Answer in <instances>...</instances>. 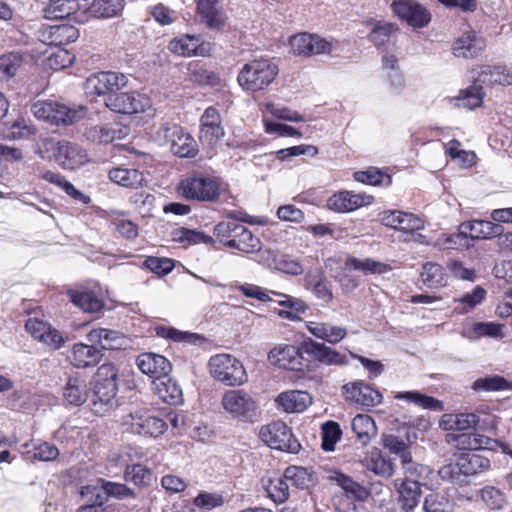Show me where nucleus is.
<instances>
[{"label":"nucleus","mask_w":512,"mask_h":512,"mask_svg":"<svg viewBox=\"0 0 512 512\" xmlns=\"http://www.w3.org/2000/svg\"><path fill=\"white\" fill-rule=\"evenodd\" d=\"M470 73L473 84L460 91L456 98L459 107L472 110L481 106L484 96L482 84H512V72L502 65H482L472 69Z\"/></svg>","instance_id":"f257e3e1"},{"label":"nucleus","mask_w":512,"mask_h":512,"mask_svg":"<svg viewBox=\"0 0 512 512\" xmlns=\"http://www.w3.org/2000/svg\"><path fill=\"white\" fill-rule=\"evenodd\" d=\"M278 73L279 68L274 61L267 58L254 59L242 67L237 81L243 90L258 92L273 83Z\"/></svg>","instance_id":"f03ea898"},{"label":"nucleus","mask_w":512,"mask_h":512,"mask_svg":"<svg viewBox=\"0 0 512 512\" xmlns=\"http://www.w3.org/2000/svg\"><path fill=\"white\" fill-rule=\"evenodd\" d=\"M214 233L219 241L233 249L244 253H255L261 250L258 237L244 225L234 220L222 221L214 227Z\"/></svg>","instance_id":"7ed1b4c3"},{"label":"nucleus","mask_w":512,"mask_h":512,"mask_svg":"<svg viewBox=\"0 0 512 512\" xmlns=\"http://www.w3.org/2000/svg\"><path fill=\"white\" fill-rule=\"evenodd\" d=\"M39 154L42 158L54 159L64 169H76L88 161V155L78 144L45 138Z\"/></svg>","instance_id":"20e7f679"},{"label":"nucleus","mask_w":512,"mask_h":512,"mask_svg":"<svg viewBox=\"0 0 512 512\" xmlns=\"http://www.w3.org/2000/svg\"><path fill=\"white\" fill-rule=\"evenodd\" d=\"M32 114L39 120L54 125H72L84 118L83 106H68L52 100H38L31 106Z\"/></svg>","instance_id":"39448f33"},{"label":"nucleus","mask_w":512,"mask_h":512,"mask_svg":"<svg viewBox=\"0 0 512 512\" xmlns=\"http://www.w3.org/2000/svg\"><path fill=\"white\" fill-rule=\"evenodd\" d=\"M178 193L186 200L216 202L221 194L220 184L209 175L193 173L183 178L177 187Z\"/></svg>","instance_id":"423d86ee"},{"label":"nucleus","mask_w":512,"mask_h":512,"mask_svg":"<svg viewBox=\"0 0 512 512\" xmlns=\"http://www.w3.org/2000/svg\"><path fill=\"white\" fill-rule=\"evenodd\" d=\"M329 479L343 491L342 495L337 496L336 509L338 512H363L362 502L369 496V491L365 486L338 471H334Z\"/></svg>","instance_id":"0eeeda50"},{"label":"nucleus","mask_w":512,"mask_h":512,"mask_svg":"<svg viewBox=\"0 0 512 512\" xmlns=\"http://www.w3.org/2000/svg\"><path fill=\"white\" fill-rule=\"evenodd\" d=\"M208 367L211 376L227 386H241L248 380L243 364L230 354L212 356Z\"/></svg>","instance_id":"6e6552de"},{"label":"nucleus","mask_w":512,"mask_h":512,"mask_svg":"<svg viewBox=\"0 0 512 512\" xmlns=\"http://www.w3.org/2000/svg\"><path fill=\"white\" fill-rule=\"evenodd\" d=\"M158 139L170 146L174 155L191 158L198 153V144L183 127L175 123H164L157 131Z\"/></svg>","instance_id":"1a4fd4ad"},{"label":"nucleus","mask_w":512,"mask_h":512,"mask_svg":"<svg viewBox=\"0 0 512 512\" xmlns=\"http://www.w3.org/2000/svg\"><path fill=\"white\" fill-rule=\"evenodd\" d=\"M489 467L490 460L487 457L468 452L458 455L454 463L441 467L439 474L444 480L459 482L461 476L475 475L486 471Z\"/></svg>","instance_id":"9d476101"},{"label":"nucleus","mask_w":512,"mask_h":512,"mask_svg":"<svg viewBox=\"0 0 512 512\" xmlns=\"http://www.w3.org/2000/svg\"><path fill=\"white\" fill-rule=\"evenodd\" d=\"M261 440L270 448L296 454L301 444L294 437L291 429L282 421H273L260 430Z\"/></svg>","instance_id":"9b49d317"},{"label":"nucleus","mask_w":512,"mask_h":512,"mask_svg":"<svg viewBox=\"0 0 512 512\" xmlns=\"http://www.w3.org/2000/svg\"><path fill=\"white\" fill-rule=\"evenodd\" d=\"M123 424L134 434L158 437L167 430V423L146 409H136L123 418Z\"/></svg>","instance_id":"f8f14e48"},{"label":"nucleus","mask_w":512,"mask_h":512,"mask_svg":"<svg viewBox=\"0 0 512 512\" xmlns=\"http://www.w3.org/2000/svg\"><path fill=\"white\" fill-rule=\"evenodd\" d=\"M222 406L233 417L247 421L256 412V403L249 393L244 390H230L222 397Z\"/></svg>","instance_id":"ddd939ff"},{"label":"nucleus","mask_w":512,"mask_h":512,"mask_svg":"<svg viewBox=\"0 0 512 512\" xmlns=\"http://www.w3.org/2000/svg\"><path fill=\"white\" fill-rule=\"evenodd\" d=\"M290 46L294 54L305 57L328 54L334 48L333 42L310 33H299L292 36Z\"/></svg>","instance_id":"4468645a"},{"label":"nucleus","mask_w":512,"mask_h":512,"mask_svg":"<svg viewBox=\"0 0 512 512\" xmlns=\"http://www.w3.org/2000/svg\"><path fill=\"white\" fill-rule=\"evenodd\" d=\"M25 329L33 338L53 350L60 349L69 340L66 333L57 330L49 323L38 318H29L25 323Z\"/></svg>","instance_id":"2eb2a0df"},{"label":"nucleus","mask_w":512,"mask_h":512,"mask_svg":"<svg viewBox=\"0 0 512 512\" xmlns=\"http://www.w3.org/2000/svg\"><path fill=\"white\" fill-rule=\"evenodd\" d=\"M128 78L123 73L103 71L91 75L86 80V92L96 95H105L124 88Z\"/></svg>","instance_id":"dca6fc26"},{"label":"nucleus","mask_w":512,"mask_h":512,"mask_svg":"<svg viewBox=\"0 0 512 512\" xmlns=\"http://www.w3.org/2000/svg\"><path fill=\"white\" fill-rule=\"evenodd\" d=\"M391 8L399 19L415 28L425 27L431 20L429 11L413 0H395Z\"/></svg>","instance_id":"f3484780"},{"label":"nucleus","mask_w":512,"mask_h":512,"mask_svg":"<svg viewBox=\"0 0 512 512\" xmlns=\"http://www.w3.org/2000/svg\"><path fill=\"white\" fill-rule=\"evenodd\" d=\"M196 12L200 23L212 31H221L228 17L223 8L222 0H197Z\"/></svg>","instance_id":"a211bd4d"},{"label":"nucleus","mask_w":512,"mask_h":512,"mask_svg":"<svg viewBox=\"0 0 512 512\" xmlns=\"http://www.w3.org/2000/svg\"><path fill=\"white\" fill-rule=\"evenodd\" d=\"M105 105L117 113L135 114L145 111L149 99L136 92L114 93L106 97Z\"/></svg>","instance_id":"6ab92c4d"},{"label":"nucleus","mask_w":512,"mask_h":512,"mask_svg":"<svg viewBox=\"0 0 512 512\" xmlns=\"http://www.w3.org/2000/svg\"><path fill=\"white\" fill-rule=\"evenodd\" d=\"M169 50L181 56L208 57L213 50V44L203 39L201 35H185L169 43Z\"/></svg>","instance_id":"aec40b11"},{"label":"nucleus","mask_w":512,"mask_h":512,"mask_svg":"<svg viewBox=\"0 0 512 512\" xmlns=\"http://www.w3.org/2000/svg\"><path fill=\"white\" fill-rule=\"evenodd\" d=\"M373 201L374 197L371 195L340 191L328 198L326 206L329 210L337 213H349L360 207L370 205Z\"/></svg>","instance_id":"412c9836"},{"label":"nucleus","mask_w":512,"mask_h":512,"mask_svg":"<svg viewBox=\"0 0 512 512\" xmlns=\"http://www.w3.org/2000/svg\"><path fill=\"white\" fill-rule=\"evenodd\" d=\"M303 351L294 345L280 344L275 346L268 353V360L271 364L293 371L303 368Z\"/></svg>","instance_id":"4be33fe9"},{"label":"nucleus","mask_w":512,"mask_h":512,"mask_svg":"<svg viewBox=\"0 0 512 512\" xmlns=\"http://www.w3.org/2000/svg\"><path fill=\"white\" fill-rule=\"evenodd\" d=\"M486 47L485 39L474 30L464 32L452 45L455 57L472 59L483 53Z\"/></svg>","instance_id":"5701e85b"},{"label":"nucleus","mask_w":512,"mask_h":512,"mask_svg":"<svg viewBox=\"0 0 512 512\" xmlns=\"http://www.w3.org/2000/svg\"><path fill=\"white\" fill-rule=\"evenodd\" d=\"M343 389L346 398L362 407L370 408L382 402V394L363 381H355L345 384Z\"/></svg>","instance_id":"b1692460"},{"label":"nucleus","mask_w":512,"mask_h":512,"mask_svg":"<svg viewBox=\"0 0 512 512\" xmlns=\"http://www.w3.org/2000/svg\"><path fill=\"white\" fill-rule=\"evenodd\" d=\"M301 350L325 365H346L348 363L346 355L341 354L324 343L316 342L312 339L304 341Z\"/></svg>","instance_id":"393cba45"},{"label":"nucleus","mask_w":512,"mask_h":512,"mask_svg":"<svg viewBox=\"0 0 512 512\" xmlns=\"http://www.w3.org/2000/svg\"><path fill=\"white\" fill-rule=\"evenodd\" d=\"M136 365L143 374L148 375L153 380L169 375L172 369L168 359L151 352L140 354L136 358Z\"/></svg>","instance_id":"a878e982"},{"label":"nucleus","mask_w":512,"mask_h":512,"mask_svg":"<svg viewBox=\"0 0 512 512\" xmlns=\"http://www.w3.org/2000/svg\"><path fill=\"white\" fill-rule=\"evenodd\" d=\"M200 139L212 145L224 136L219 112L214 107H208L200 119Z\"/></svg>","instance_id":"bb28decb"},{"label":"nucleus","mask_w":512,"mask_h":512,"mask_svg":"<svg viewBox=\"0 0 512 512\" xmlns=\"http://www.w3.org/2000/svg\"><path fill=\"white\" fill-rule=\"evenodd\" d=\"M103 354L93 345L76 343L72 346L67 359L76 368H88L96 366Z\"/></svg>","instance_id":"cd10ccee"},{"label":"nucleus","mask_w":512,"mask_h":512,"mask_svg":"<svg viewBox=\"0 0 512 512\" xmlns=\"http://www.w3.org/2000/svg\"><path fill=\"white\" fill-rule=\"evenodd\" d=\"M399 493V503L405 512H412L418 506L421 498V483L417 479L395 480Z\"/></svg>","instance_id":"c85d7f7f"},{"label":"nucleus","mask_w":512,"mask_h":512,"mask_svg":"<svg viewBox=\"0 0 512 512\" xmlns=\"http://www.w3.org/2000/svg\"><path fill=\"white\" fill-rule=\"evenodd\" d=\"M79 30L72 25L62 24L49 26L42 31V41L48 45L62 46L75 42L79 38Z\"/></svg>","instance_id":"c756f323"},{"label":"nucleus","mask_w":512,"mask_h":512,"mask_svg":"<svg viewBox=\"0 0 512 512\" xmlns=\"http://www.w3.org/2000/svg\"><path fill=\"white\" fill-rule=\"evenodd\" d=\"M271 295L277 297L274 301L283 307L278 312V316L282 319L300 320V316L308 309L307 304L300 298L277 291H271Z\"/></svg>","instance_id":"7c9ffc66"},{"label":"nucleus","mask_w":512,"mask_h":512,"mask_svg":"<svg viewBox=\"0 0 512 512\" xmlns=\"http://www.w3.org/2000/svg\"><path fill=\"white\" fill-rule=\"evenodd\" d=\"M306 328L314 337L330 344L341 342L347 335L346 328L327 322L308 321Z\"/></svg>","instance_id":"2f4dec72"},{"label":"nucleus","mask_w":512,"mask_h":512,"mask_svg":"<svg viewBox=\"0 0 512 512\" xmlns=\"http://www.w3.org/2000/svg\"><path fill=\"white\" fill-rule=\"evenodd\" d=\"M152 384L154 392L163 402L170 405H178L183 402L181 387L169 375L153 380Z\"/></svg>","instance_id":"473e14b6"},{"label":"nucleus","mask_w":512,"mask_h":512,"mask_svg":"<svg viewBox=\"0 0 512 512\" xmlns=\"http://www.w3.org/2000/svg\"><path fill=\"white\" fill-rule=\"evenodd\" d=\"M276 402L287 413H299L312 403V398L306 391L290 390L280 393Z\"/></svg>","instance_id":"72a5a7b5"},{"label":"nucleus","mask_w":512,"mask_h":512,"mask_svg":"<svg viewBox=\"0 0 512 512\" xmlns=\"http://www.w3.org/2000/svg\"><path fill=\"white\" fill-rule=\"evenodd\" d=\"M463 229L469 232L471 242L474 239H489L499 237L503 234L504 228L501 224L488 220H472L462 223Z\"/></svg>","instance_id":"f704fd0d"},{"label":"nucleus","mask_w":512,"mask_h":512,"mask_svg":"<svg viewBox=\"0 0 512 512\" xmlns=\"http://www.w3.org/2000/svg\"><path fill=\"white\" fill-rule=\"evenodd\" d=\"M112 182L131 189L142 187L146 181L144 173L135 168L115 167L109 171Z\"/></svg>","instance_id":"c9c22d12"},{"label":"nucleus","mask_w":512,"mask_h":512,"mask_svg":"<svg viewBox=\"0 0 512 512\" xmlns=\"http://www.w3.org/2000/svg\"><path fill=\"white\" fill-rule=\"evenodd\" d=\"M68 295L71 302L84 312L94 313L100 311L104 303L92 291L86 288L69 290Z\"/></svg>","instance_id":"e433bc0d"},{"label":"nucleus","mask_w":512,"mask_h":512,"mask_svg":"<svg viewBox=\"0 0 512 512\" xmlns=\"http://www.w3.org/2000/svg\"><path fill=\"white\" fill-rule=\"evenodd\" d=\"M22 454L27 460L53 461L59 455V449L48 442L25 443Z\"/></svg>","instance_id":"4c0bfd02"},{"label":"nucleus","mask_w":512,"mask_h":512,"mask_svg":"<svg viewBox=\"0 0 512 512\" xmlns=\"http://www.w3.org/2000/svg\"><path fill=\"white\" fill-rule=\"evenodd\" d=\"M87 340L90 343L99 344L102 349L113 350L122 346L123 338L118 331L96 328L87 334Z\"/></svg>","instance_id":"58836bf2"},{"label":"nucleus","mask_w":512,"mask_h":512,"mask_svg":"<svg viewBox=\"0 0 512 512\" xmlns=\"http://www.w3.org/2000/svg\"><path fill=\"white\" fill-rule=\"evenodd\" d=\"M478 423V415L474 413H458L444 415L441 426L445 430L465 431L474 428Z\"/></svg>","instance_id":"ea45409f"},{"label":"nucleus","mask_w":512,"mask_h":512,"mask_svg":"<svg viewBox=\"0 0 512 512\" xmlns=\"http://www.w3.org/2000/svg\"><path fill=\"white\" fill-rule=\"evenodd\" d=\"M352 430L362 445H367L377 434L373 418L366 414H358L353 418Z\"/></svg>","instance_id":"a19ab883"},{"label":"nucleus","mask_w":512,"mask_h":512,"mask_svg":"<svg viewBox=\"0 0 512 512\" xmlns=\"http://www.w3.org/2000/svg\"><path fill=\"white\" fill-rule=\"evenodd\" d=\"M123 8L124 0H94L88 11L96 18H112L119 16Z\"/></svg>","instance_id":"79ce46f5"},{"label":"nucleus","mask_w":512,"mask_h":512,"mask_svg":"<svg viewBox=\"0 0 512 512\" xmlns=\"http://www.w3.org/2000/svg\"><path fill=\"white\" fill-rule=\"evenodd\" d=\"M64 398L65 400L74 406H80L86 402L88 391L86 383L83 379L79 377H71L69 378L66 386L64 388Z\"/></svg>","instance_id":"37998d69"},{"label":"nucleus","mask_w":512,"mask_h":512,"mask_svg":"<svg viewBox=\"0 0 512 512\" xmlns=\"http://www.w3.org/2000/svg\"><path fill=\"white\" fill-rule=\"evenodd\" d=\"M263 487L275 503H284L289 498V485L284 475L263 479Z\"/></svg>","instance_id":"c03bdc74"},{"label":"nucleus","mask_w":512,"mask_h":512,"mask_svg":"<svg viewBox=\"0 0 512 512\" xmlns=\"http://www.w3.org/2000/svg\"><path fill=\"white\" fill-rule=\"evenodd\" d=\"M124 479L139 488L148 487L153 480L152 471L139 463L126 464Z\"/></svg>","instance_id":"a18cd8bd"},{"label":"nucleus","mask_w":512,"mask_h":512,"mask_svg":"<svg viewBox=\"0 0 512 512\" xmlns=\"http://www.w3.org/2000/svg\"><path fill=\"white\" fill-rule=\"evenodd\" d=\"M395 398L398 400L412 402L423 409H429L433 411L443 410V404L440 400L432 396L422 394L418 391L398 392L395 395Z\"/></svg>","instance_id":"49530a36"},{"label":"nucleus","mask_w":512,"mask_h":512,"mask_svg":"<svg viewBox=\"0 0 512 512\" xmlns=\"http://www.w3.org/2000/svg\"><path fill=\"white\" fill-rule=\"evenodd\" d=\"M77 9L76 0H50L44 8V17L47 19H64Z\"/></svg>","instance_id":"de8ad7c7"},{"label":"nucleus","mask_w":512,"mask_h":512,"mask_svg":"<svg viewBox=\"0 0 512 512\" xmlns=\"http://www.w3.org/2000/svg\"><path fill=\"white\" fill-rule=\"evenodd\" d=\"M397 26L392 23H378L371 31L369 38L377 46L395 44Z\"/></svg>","instance_id":"09e8293b"},{"label":"nucleus","mask_w":512,"mask_h":512,"mask_svg":"<svg viewBox=\"0 0 512 512\" xmlns=\"http://www.w3.org/2000/svg\"><path fill=\"white\" fill-rule=\"evenodd\" d=\"M422 282L429 288H438L446 284L444 269L437 263L428 262L423 265Z\"/></svg>","instance_id":"8fccbe9b"},{"label":"nucleus","mask_w":512,"mask_h":512,"mask_svg":"<svg viewBox=\"0 0 512 512\" xmlns=\"http://www.w3.org/2000/svg\"><path fill=\"white\" fill-rule=\"evenodd\" d=\"M284 476L288 482L298 489H307L313 483L312 473L307 468L300 466H289L284 471Z\"/></svg>","instance_id":"3c124183"},{"label":"nucleus","mask_w":512,"mask_h":512,"mask_svg":"<svg viewBox=\"0 0 512 512\" xmlns=\"http://www.w3.org/2000/svg\"><path fill=\"white\" fill-rule=\"evenodd\" d=\"M354 179L358 182L373 186L391 185V177L382 170L375 167H369L365 171L355 172Z\"/></svg>","instance_id":"603ef678"},{"label":"nucleus","mask_w":512,"mask_h":512,"mask_svg":"<svg viewBox=\"0 0 512 512\" xmlns=\"http://www.w3.org/2000/svg\"><path fill=\"white\" fill-rule=\"evenodd\" d=\"M437 243L445 249L459 250L468 248L471 245V237H469L467 231L463 229L461 224L458 232L442 235L438 238Z\"/></svg>","instance_id":"864d4df0"},{"label":"nucleus","mask_w":512,"mask_h":512,"mask_svg":"<svg viewBox=\"0 0 512 512\" xmlns=\"http://www.w3.org/2000/svg\"><path fill=\"white\" fill-rule=\"evenodd\" d=\"M124 136L123 129L114 128L108 125L95 126L88 132V137L94 142L108 144L116 139H122Z\"/></svg>","instance_id":"5fc2aeb1"},{"label":"nucleus","mask_w":512,"mask_h":512,"mask_svg":"<svg viewBox=\"0 0 512 512\" xmlns=\"http://www.w3.org/2000/svg\"><path fill=\"white\" fill-rule=\"evenodd\" d=\"M80 494L86 505L104 507L103 505L108 501L104 485L100 484L99 481L96 485L83 486Z\"/></svg>","instance_id":"6e6d98bb"},{"label":"nucleus","mask_w":512,"mask_h":512,"mask_svg":"<svg viewBox=\"0 0 512 512\" xmlns=\"http://www.w3.org/2000/svg\"><path fill=\"white\" fill-rule=\"evenodd\" d=\"M473 389L476 391L512 390V382L502 376L494 375L477 379L473 383Z\"/></svg>","instance_id":"4d7b16f0"},{"label":"nucleus","mask_w":512,"mask_h":512,"mask_svg":"<svg viewBox=\"0 0 512 512\" xmlns=\"http://www.w3.org/2000/svg\"><path fill=\"white\" fill-rule=\"evenodd\" d=\"M23 63L20 54L11 52L0 57V80L14 77Z\"/></svg>","instance_id":"13d9d810"},{"label":"nucleus","mask_w":512,"mask_h":512,"mask_svg":"<svg viewBox=\"0 0 512 512\" xmlns=\"http://www.w3.org/2000/svg\"><path fill=\"white\" fill-rule=\"evenodd\" d=\"M485 296L486 290L481 286H476L472 292L466 293L457 300L459 304L455 307V310L458 313H467L479 305L484 300Z\"/></svg>","instance_id":"bf43d9fd"},{"label":"nucleus","mask_w":512,"mask_h":512,"mask_svg":"<svg viewBox=\"0 0 512 512\" xmlns=\"http://www.w3.org/2000/svg\"><path fill=\"white\" fill-rule=\"evenodd\" d=\"M322 449L329 452L335 449L336 443L341 439L342 431L338 423L327 421L322 425Z\"/></svg>","instance_id":"052dcab7"},{"label":"nucleus","mask_w":512,"mask_h":512,"mask_svg":"<svg viewBox=\"0 0 512 512\" xmlns=\"http://www.w3.org/2000/svg\"><path fill=\"white\" fill-rule=\"evenodd\" d=\"M99 483L104 485L108 500L109 498L124 500L136 497L135 491L124 483L113 482L104 479H99Z\"/></svg>","instance_id":"680f3d73"},{"label":"nucleus","mask_w":512,"mask_h":512,"mask_svg":"<svg viewBox=\"0 0 512 512\" xmlns=\"http://www.w3.org/2000/svg\"><path fill=\"white\" fill-rule=\"evenodd\" d=\"M174 240L181 243L198 244L213 243V238L205 233L187 228H180L174 231Z\"/></svg>","instance_id":"e2e57ef3"},{"label":"nucleus","mask_w":512,"mask_h":512,"mask_svg":"<svg viewBox=\"0 0 512 512\" xmlns=\"http://www.w3.org/2000/svg\"><path fill=\"white\" fill-rule=\"evenodd\" d=\"M367 467L376 475L384 478H388L394 473L393 464L391 461L383 457L380 453H374L371 455L367 461Z\"/></svg>","instance_id":"0e129e2a"},{"label":"nucleus","mask_w":512,"mask_h":512,"mask_svg":"<svg viewBox=\"0 0 512 512\" xmlns=\"http://www.w3.org/2000/svg\"><path fill=\"white\" fill-rule=\"evenodd\" d=\"M273 261L275 268L283 273L300 275L304 271L303 265L296 258L290 255H277Z\"/></svg>","instance_id":"69168bd1"},{"label":"nucleus","mask_w":512,"mask_h":512,"mask_svg":"<svg viewBox=\"0 0 512 512\" xmlns=\"http://www.w3.org/2000/svg\"><path fill=\"white\" fill-rule=\"evenodd\" d=\"M481 499L491 509H502L506 503L504 493L493 486H487L481 490Z\"/></svg>","instance_id":"338daca9"},{"label":"nucleus","mask_w":512,"mask_h":512,"mask_svg":"<svg viewBox=\"0 0 512 512\" xmlns=\"http://www.w3.org/2000/svg\"><path fill=\"white\" fill-rule=\"evenodd\" d=\"M94 393L99 401L109 403L117 394V380L94 381Z\"/></svg>","instance_id":"774afa93"}]
</instances>
